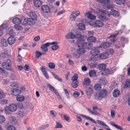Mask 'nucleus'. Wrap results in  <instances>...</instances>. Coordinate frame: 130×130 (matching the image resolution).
Returning a JSON list of instances; mask_svg holds the SVG:
<instances>
[{
  "label": "nucleus",
  "mask_w": 130,
  "mask_h": 130,
  "mask_svg": "<svg viewBox=\"0 0 130 130\" xmlns=\"http://www.w3.org/2000/svg\"><path fill=\"white\" fill-rule=\"evenodd\" d=\"M100 13L98 15L99 18L104 22L108 21L111 14L109 12L106 10H101Z\"/></svg>",
  "instance_id": "f257e3e1"
},
{
  "label": "nucleus",
  "mask_w": 130,
  "mask_h": 130,
  "mask_svg": "<svg viewBox=\"0 0 130 130\" xmlns=\"http://www.w3.org/2000/svg\"><path fill=\"white\" fill-rule=\"evenodd\" d=\"M107 93L106 90H102L100 92H98L94 94V98L96 100H101L107 95Z\"/></svg>",
  "instance_id": "f03ea898"
},
{
  "label": "nucleus",
  "mask_w": 130,
  "mask_h": 130,
  "mask_svg": "<svg viewBox=\"0 0 130 130\" xmlns=\"http://www.w3.org/2000/svg\"><path fill=\"white\" fill-rule=\"evenodd\" d=\"M12 65L11 60L9 59H6L5 62L2 64V67L5 69L10 70L11 69V66Z\"/></svg>",
  "instance_id": "7ed1b4c3"
},
{
  "label": "nucleus",
  "mask_w": 130,
  "mask_h": 130,
  "mask_svg": "<svg viewBox=\"0 0 130 130\" xmlns=\"http://www.w3.org/2000/svg\"><path fill=\"white\" fill-rule=\"evenodd\" d=\"M122 27L123 28V30H120L119 31H118L117 33L115 34H112V35H111L109 37V38H115L116 37V36L119 33V34L121 35L122 33L123 32V31L126 34H127L128 33V32H126V28H125V25H123L122 26Z\"/></svg>",
  "instance_id": "20e7f679"
},
{
  "label": "nucleus",
  "mask_w": 130,
  "mask_h": 130,
  "mask_svg": "<svg viewBox=\"0 0 130 130\" xmlns=\"http://www.w3.org/2000/svg\"><path fill=\"white\" fill-rule=\"evenodd\" d=\"M77 35L76 36V38L77 39V41L78 44H83L85 40H84L83 35L80 34H77Z\"/></svg>",
  "instance_id": "39448f33"
},
{
  "label": "nucleus",
  "mask_w": 130,
  "mask_h": 130,
  "mask_svg": "<svg viewBox=\"0 0 130 130\" xmlns=\"http://www.w3.org/2000/svg\"><path fill=\"white\" fill-rule=\"evenodd\" d=\"M21 93V90L17 88H13L11 89V93L14 96H17Z\"/></svg>",
  "instance_id": "423d86ee"
},
{
  "label": "nucleus",
  "mask_w": 130,
  "mask_h": 130,
  "mask_svg": "<svg viewBox=\"0 0 130 130\" xmlns=\"http://www.w3.org/2000/svg\"><path fill=\"white\" fill-rule=\"evenodd\" d=\"M100 51L97 48H93L91 51V53L92 55L98 56L100 53Z\"/></svg>",
  "instance_id": "0eeeda50"
},
{
  "label": "nucleus",
  "mask_w": 130,
  "mask_h": 130,
  "mask_svg": "<svg viewBox=\"0 0 130 130\" xmlns=\"http://www.w3.org/2000/svg\"><path fill=\"white\" fill-rule=\"evenodd\" d=\"M96 121L99 125L105 127L106 129L107 130H112L109 128V127L103 121L98 120H97Z\"/></svg>",
  "instance_id": "6e6552de"
},
{
  "label": "nucleus",
  "mask_w": 130,
  "mask_h": 130,
  "mask_svg": "<svg viewBox=\"0 0 130 130\" xmlns=\"http://www.w3.org/2000/svg\"><path fill=\"white\" fill-rule=\"evenodd\" d=\"M87 95L91 96L93 92V89L91 86H89L87 88L85 91Z\"/></svg>",
  "instance_id": "1a4fd4ad"
},
{
  "label": "nucleus",
  "mask_w": 130,
  "mask_h": 130,
  "mask_svg": "<svg viewBox=\"0 0 130 130\" xmlns=\"http://www.w3.org/2000/svg\"><path fill=\"white\" fill-rule=\"evenodd\" d=\"M83 47L85 49H90L92 47V44L89 42H86L82 45Z\"/></svg>",
  "instance_id": "9d476101"
},
{
  "label": "nucleus",
  "mask_w": 130,
  "mask_h": 130,
  "mask_svg": "<svg viewBox=\"0 0 130 130\" xmlns=\"http://www.w3.org/2000/svg\"><path fill=\"white\" fill-rule=\"evenodd\" d=\"M78 48H77L76 51L78 54H83L85 53V50L82 47L78 45Z\"/></svg>",
  "instance_id": "9b49d317"
},
{
  "label": "nucleus",
  "mask_w": 130,
  "mask_h": 130,
  "mask_svg": "<svg viewBox=\"0 0 130 130\" xmlns=\"http://www.w3.org/2000/svg\"><path fill=\"white\" fill-rule=\"evenodd\" d=\"M120 94V90L117 89H115L112 92V96L115 98L119 97Z\"/></svg>",
  "instance_id": "f8f14e48"
},
{
  "label": "nucleus",
  "mask_w": 130,
  "mask_h": 130,
  "mask_svg": "<svg viewBox=\"0 0 130 130\" xmlns=\"http://www.w3.org/2000/svg\"><path fill=\"white\" fill-rule=\"evenodd\" d=\"M108 54L106 52L101 53L99 55L100 58L102 59H104L108 57Z\"/></svg>",
  "instance_id": "ddd939ff"
},
{
  "label": "nucleus",
  "mask_w": 130,
  "mask_h": 130,
  "mask_svg": "<svg viewBox=\"0 0 130 130\" xmlns=\"http://www.w3.org/2000/svg\"><path fill=\"white\" fill-rule=\"evenodd\" d=\"M91 83L90 79L88 78L84 79V82H83V84L84 86L86 87L88 86Z\"/></svg>",
  "instance_id": "4468645a"
},
{
  "label": "nucleus",
  "mask_w": 130,
  "mask_h": 130,
  "mask_svg": "<svg viewBox=\"0 0 130 130\" xmlns=\"http://www.w3.org/2000/svg\"><path fill=\"white\" fill-rule=\"evenodd\" d=\"M42 10L44 12L48 13L50 11V8L47 5L42 6L41 7Z\"/></svg>",
  "instance_id": "2eb2a0df"
},
{
  "label": "nucleus",
  "mask_w": 130,
  "mask_h": 130,
  "mask_svg": "<svg viewBox=\"0 0 130 130\" xmlns=\"http://www.w3.org/2000/svg\"><path fill=\"white\" fill-rule=\"evenodd\" d=\"M34 6L37 8L40 7L42 4V2L40 0H35L33 2Z\"/></svg>",
  "instance_id": "dca6fc26"
},
{
  "label": "nucleus",
  "mask_w": 130,
  "mask_h": 130,
  "mask_svg": "<svg viewBox=\"0 0 130 130\" xmlns=\"http://www.w3.org/2000/svg\"><path fill=\"white\" fill-rule=\"evenodd\" d=\"M88 18L94 20L96 19V16L91 13V12H88L86 13Z\"/></svg>",
  "instance_id": "f3484780"
},
{
  "label": "nucleus",
  "mask_w": 130,
  "mask_h": 130,
  "mask_svg": "<svg viewBox=\"0 0 130 130\" xmlns=\"http://www.w3.org/2000/svg\"><path fill=\"white\" fill-rule=\"evenodd\" d=\"M7 40L9 44L12 45L15 42V39L13 37L11 36L8 38Z\"/></svg>",
  "instance_id": "a211bd4d"
},
{
  "label": "nucleus",
  "mask_w": 130,
  "mask_h": 130,
  "mask_svg": "<svg viewBox=\"0 0 130 130\" xmlns=\"http://www.w3.org/2000/svg\"><path fill=\"white\" fill-rule=\"evenodd\" d=\"M9 110L10 111L12 112L15 111L17 109V107L15 105L13 104H10L9 106Z\"/></svg>",
  "instance_id": "6ab92c4d"
},
{
  "label": "nucleus",
  "mask_w": 130,
  "mask_h": 130,
  "mask_svg": "<svg viewBox=\"0 0 130 130\" xmlns=\"http://www.w3.org/2000/svg\"><path fill=\"white\" fill-rule=\"evenodd\" d=\"M95 26L98 27H101L104 25L103 23L101 21L99 20H97L95 22Z\"/></svg>",
  "instance_id": "aec40b11"
},
{
  "label": "nucleus",
  "mask_w": 130,
  "mask_h": 130,
  "mask_svg": "<svg viewBox=\"0 0 130 130\" xmlns=\"http://www.w3.org/2000/svg\"><path fill=\"white\" fill-rule=\"evenodd\" d=\"M9 120L13 124H15L17 123V119L14 116H10L9 118Z\"/></svg>",
  "instance_id": "412c9836"
},
{
  "label": "nucleus",
  "mask_w": 130,
  "mask_h": 130,
  "mask_svg": "<svg viewBox=\"0 0 130 130\" xmlns=\"http://www.w3.org/2000/svg\"><path fill=\"white\" fill-rule=\"evenodd\" d=\"M96 72L94 70H92L89 71L88 74L90 77H96L97 76L96 75Z\"/></svg>",
  "instance_id": "4be33fe9"
},
{
  "label": "nucleus",
  "mask_w": 130,
  "mask_h": 130,
  "mask_svg": "<svg viewBox=\"0 0 130 130\" xmlns=\"http://www.w3.org/2000/svg\"><path fill=\"white\" fill-rule=\"evenodd\" d=\"M87 39L88 41L91 42H95L96 41V37L92 36H89L87 38Z\"/></svg>",
  "instance_id": "5701e85b"
},
{
  "label": "nucleus",
  "mask_w": 130,
  "mask_h": 130,
  "mask_svg": "<svg viewBox=\"0 0 130 130\" xmlns=\"http://www.w3.org/2000/svg\"><path fill=\"white\" fill-rule=\"evenodd\" d=\"M34 19L29 18L27 19V23L29 25H32L35 24V22Z\"/></svg>",
  "instance_id": "b1692460"
},
{
  "label": "nucleus",
  "mask_w": 130,
  "mask_h": 130,
  "mask_svg": "<svg viewBox=\"0 0 130 130\" xmlns=\"http://www.w3.org/2000/svg\"><path fill=\"white\" fill-rule=\"evenodd\" d=\"M110 13L111 15L116 17H118L119 15V13L118 11L113 10H111Z\"/></svg>",
  "instance_id": "393cba45"
},
{
  "label": "nucleus",
  "mask_w": 130,
  "mask_h": 130,
  "mask_svg": "<svg viewBox=\"0 0 130 130\" xmlns=\"http://www.w3.org/2000/svg\"><path fill=\"white\" fill-rule=\"evenodd\" d=\"M66 37L67 39H73L75 37V36L72 33L70 32L66 35Z\"/></svg>",
  "instance_id": "a878e982"
},
{
  "label": "nucleus",
  "mask_w": 130,
  "mask_h": 130,
  "mask_svg": "<svg viewBox=\"0 0 130 130\" xmlns=\"http://www.w3.org/2000/svg\"><path fill=\"white\" fill-rule=\"evenodd\" d=\"M28 14L31 18L34 19L36 18V15L34 12L31 11L28 13Z\"/></svg>",
  "instance_id": "bb28decb"
},
{
  "label": "nucleus",
  "mask_w": 130,
  "mask_h": 130,
  "mask_svg": "<svg viewBox=\"0 0 130 130\" xmlns=\"http://www.w3.org/2000/svg\"><path fill=\"white\" fill-rule=\"evenodd\" d=\"M98 67L99 69L101 70V71L102 72L106 68V65L104 63H101L99 64Z\"/></svg>",
  "instance_id": "cd10ccee"
},
{
  "label": "nucleus",
  "mask_w": 130,
  "mask_h": 130,
  "mask_svg": "<svg viewBox=\"0 0 130 130\" xmlns=\"http://www.w3.org/2000/svg\"><path fill=\"white\" fill-rule=\"evenodd\" d=\"M13 22L15 25L20 24L21 23L20 19L18 18H15L12 20Z\"/></svg>",
  "instance_id": "c85d7f7f"
},
{
  "label": "nucleus",
  "mask_w": 130,
  "mask_h": 130,
  "mask_svg": "<svg viewBox=\"0 0 130 130\" xmlns=\"http://www.w3.org/2000/svg\"><path fill=\"white\" fill-rule=\"evenodd\" d=\"M110 73V70L108 69L105 68L102 72L101 74L105 75L107 74H109Z\"/></svg>",
  "instance_id": "c756f323"
},
{
  "label": "nucleus",
  "mask_w": 130,
  "mask_h": 130,
  "mask_svg": "<svg viewBox=\"0 0 130 130\" xmlns=\"http://www.w3.org/2000/svg\"><path fill=\"white\" fill-rule=\"evenodd\" d=\"M77 26L80 29L82 30H84L85 28V25L83 23H79L77 24Z\"/></svg>",
  "instance_id": "7c9ffc66"
},
{
  "label": "nucleus",
  "mask_w": 130,
  "mask_h": 130,
  "mask_svg": "<svg viewBox=\"0 0 130 130\" xmlns=\"http://www.w3.org/2000/svg\"><path fill=\"white\" fill-rule=\"evenodd\" d=\"M21 23L23 25H25L27 23V19H25L23 16L20 17Z\"/></svg>",
  "instance_id": "2f4dec72"
},
{
  "label": "nucleus",
  "mask_w": 130,
  "mask_h": 130,
  "mask_svg": "<svg viewBox=\"0 0 130 130\" xmlns=\"http://www.w3.org/2000/svg\"><path fill=\"white\" fill-rule=\"evenodd\" d=\"M110 123L111 125L115 127L117 129H119L120 130H123V129L120 126L118 125L117 124H115V123H114L113 122H110Z\"/></svg>",
  "instance_id": "473e14b6"
},
{
  "label": "nucleus",
  "mask_w": 130,
  "mask_h": 130,
  "mask_svg": "<svg viewBox=\"0 0 130 130\" xmlns=\"http://www.w3.org/2000/svg\"><path fill=\"white\" fill-rule=\"evenodd\" d=\"M110 45V44L109 42H105L101 44L102 47L104 48L109 47Z\"/></svg>",
  "instance_id": "72a5a7b5"
},
{
  "label": "nucleus",
  "mask_w": 130,
  "mask_h": 130,
  "mask_svg": "<svg viewBox=\"0 0 130 130\" xmlns=\"http://www.w3.org/2000/svg\"><path fill=\"white\" fill-rule=\"evenodd\" d=\"M2 45L4 47H6L8 45V42L5 39H2L1 40Z\"/></svg>",
  "instance_id": "f704fd0d"
},
{
  "label": "nucleus",
  "mask_w": 130,
  "mask_h": 130,
  "mask_svg": "<svg viewBox=\"0 0 130 130\" xmlns=\"http://www.w3.org/2000/svg\"><path fill=\"white\" fill-rule=\"evenodd\" d=\"M25 99L24 96L22 95H17L16 97V99L18 101L22 102Z\"/></svg>",
  "instance_id": "c9c22d12"
},
{
  "label": "nucleus",
  "mask_w": 130,
  "mask_h": 130,
  "mask_svg": "<svg viewBox=\"0 0 130 130\" xmlns=\"http://www.w3.org/2000/svg\"><path fill=\"white\" fill-rule=\"evenodd\" d=\"M82 116L83 117H84V118H85L89 120V121H90L91 122H92V123L95 124L97 123L95 121L94 119L89 117L88 116H86V115H82Z\"/></svg>",
  "instance_id": "e433bc0d"
},
{
  "label": "nucleus",
  "mask_w": 130,
  "mask_h": 130,
  "mask_svg": "<svg viewBox=\"0 0 130 130\" xmlns=\"http://www.w3.org/2000/svg\"><path fill=\"white\" fill-rule=\"evenodd\" d=\"M60 116L62 118H63L65 120L68 121L70 119L69 116L66 114H60Z\"/></svg>",
  "instance_id": "4c0bfd02"
},
{
  "label": "nucleus",
  "mask_w": 130,
  "mask_h": 130,
  "mask_svg": "<svg viewBox=\"0 0 130 130\" xmlns=\"http://www.w3.org/2000/svg\"><path fill=\"white\" fill-rule=\"evenodd\" d=\"M99 82L102 85H104L106 83L105 80L104 78L103 77H101L100 78Z\"/></svg>",
  "instance_id": "58836bf2"
},
{
  "label": "nucleus",
  "mask_w": 130,
  "mask_h": 130,
  "mask_svg": "<svg viewBox=\"0 0 130 130\" xmlns=\"http://www.w3.org/2000/svg\"><path fill=\"white\" fill-rule=\"evenodd\" d=\"M78 81H73L72 83L71 84V86L73 88H76L78 86Z\"/></svg>",
  "instance_id": "ea45409f"
},
{
  "label": "nucleus",
  "mask_w": 130,
  "mask_h": 130,
  "mask_svg": "<svg viewBox=\"0 0 130 130\" xmlns=\"http://www.w3.org/2000/svg\"><path fill=\"white\" fill-rule=\"evenodd\" d=\"M94 89L97 91H99L101 88V86L100 84H96L94 86Z\"/></svg>",
  "instance_id": "a19ab883"
},
{
  "label": "nucleus",
  "mask_w": 130,
  "mask_h": 130,
  "mask_svg": "<svg viewBox=\"0 0 130 130\" xmlns=\"http://www.w3.org/2000/svg\"><path fill=\"white\" fill-rule=\"evenodd\" d=\"M115 1L117 4L120 5H123L125 3L124 0H116Z\"/></svg>",
  "instance_id": "79ce46f5"
},
{
  "label": "nucleus",
  "mask_w": 130,
  "mask_h": 130,
  "mask_svg": "<svg viewBox=\"0 0 130 130\" xmlns=\"http://www.w3.org/2000/svg\"><path fill=\"white\" fill-rule=\"evenodd\" d=\"M7 130H16L15 126L12 125H8L7 126Z\"/></svg>",
  "instance_id": "37998d69"
},
{
  "label": "nucleus",
  "mask_w": 130,
  "mask_h": 130,
  "mask_svg": "<svg viewBox=\"0 0 130 130\" xmlns=\"http://www.w3.org/2000/svg\"><path fill=\"white\" fill-rule=\"evenodd\" d=\"M35 54L36 58H38L39 57L41 56L42 54V53L38 51H36Z\"/></svg>",
  "instance_id": "c03bdc74"
},
{
  "label": "nucleus",
  "mask_w": 130,
  "mask_h": 130,
  "mask_svg": "<svg viewBox=\"0 0 130 130\" xmlns=\"http://www.w3.org/2000/svg\"><path fill=\"white\" fill-rule=\"evenodd\" d=\"M117 85V83L115 82H112L110 87V90H112L113 89L115 88L116 87Z\"/></svg>",
  "instance_id": "a18cd8bd"
},
{
  "label": "nucleus",
  "mask_w": 130,
  "mask_h": 130,
  "mask_svg": "<svg viewBox=\"0 0 130 130\" xmlns=\"http://www.w3.org/2000/svg\"><path fill=\"white\" fill-rule=\"evenodd\" d=\"M57 43L56 42H53L52 43L50 42H47L45 44H44V45L46 46V47H47L49 46L50 45H54L55 44H57Z\"/></svg>",
  "instance_id": "49530a36"
},
{
  "label": "nucleus",
  "mask_w": 130,
  "mask_h": 130,
  "mask_svg": "<svg viewBox=\"0 0 130 130\" xmlns=\"http://www.w3.org/2000/svg\"><path fill=\"white\" fill-rule=\"evenodd\" d=\"M47 85L48 87L50 90L52 91L53 92L54 91H54H55L56 89L54 87L49 84H47Z\"/></svg>",
  "instance_id": "de8ad7c7"
},
{
  "label": "nucleus",
  "mask_w": 130,
  "mask_h": 130,
  "mask_svg": "<svg viewBox=\"0 0 130 130\" xmlns=\"http://www.w3.org/2000/svg\"><path fill=\"white\" fill-rule=\"evenodd\" d=\"M78 78V75L77 74H75L72 77L71 80L72 81H78L77 79Z\"/></svg>",
  "instance_id": "09e8293b"
},
{
  "label": "nucleus",
  "mask_w": 130,
  "mask_h": 130,
  "mask_svg": "<svg viewBox=\"0 0 130 130\" xmlns=\"http://www.w3.org/2000/svg\"><path fill=\"white\" fill-rule=\"evenodd\" d=\"M107 53L108 54L111 55L115 53V51L113 49L111 48H109L107 49Z\"/></svg>",
  "instance_id": "8fccbe9b"
},
{
  "label": "nucleus",
  "mask_w": 130,
  "mask_h": 130,
  "mask_svg": "<svg viewBox=\"0 0 130 130\" xmlns=\"http://www.w3.org/2000/svg\"><path fill=\"white\" fill-rule=\"evenodd\" d=\"M0 57L4 59L8 57L7 54L5 53L2 52L0 53Z\"/></svg>",
  "instance_id": "3c124183"
},
{
  "label": "nucleus",
  "mask_w": 130,
  "mask_h": 130,
  "mask_svg": "<svg viewBox=\"0 0 130 130\" xmlns=\"http://www.w3.org/2000/svg\"><path fill=\"white\" fill-rule=\"evenodd\" d=\"M48 66L50 69H54L55 68V65L52 62H50L48 64Z\"/></svg>",
  "instance_id": "603ef678"
},
{
  "label": "nucleus",
  "mask_w": 130,
  "mask_h": 130,
  "mask_svg": "<svg viewBox=\"0 0 130 130\" xmlns=\"http://www.w3.org/2000/svg\"><path fill=\"white\" fill-rule=\"evenodd\" d=\"M52 74L53 76L55 79H57L58 80L60 81H62V80L61 78L57 76V75L55 74L54 73L52 72Z\"/></svg>",
  "instance_id": "864d4df0"
},
{
  "label": "nucleus",
  "mask_w": 130,
  "mask_h": 130,
  "mask_svg": "<svg viewBox=\"0 0 130 130\" xmlns=\"http://www.w3.org/2000/svg\"><path fill=\"white\" fill-rule=\"evenodd\" d=\"M5 121V118L4 116L3 115H0V123L2 124L4 123Z\"/></svg>",
  "instance_id": "5fc2aeb1"
},
{
  "label": "nucleus",
  "mask_w": 130,
  "mask_h": 130,
  "mask_svg": "<svg viewBox=\"0 0 130 130\" xmlns=\"http://www.w3.org/2000/svg\"><path fill=\"white\" fill-rule=\"evenodd\" d=\"M62 127V125L60 122H56V125L55 127V128H61Z\"/></svg>",
  "instance_id": "6e6d98bb"
},
{
  "label": "nucleus",
  "mask_w": 130,
  "mask_h": 130,
  "mask_svg": "<svg viewBox=\"0 0 130 130\" xmlns=\"http://www.w3.org/2000/svg\"><path fill=\"white\" fill-rule=\"evenodd\" d=\"M40 48L43 51L45 52H47L48 51V48L47 47L44 46V45H41Z\"/></svg>",
  "instance_id": "4d7b16f0"
},
{
  "label": "nucleus",
  "mask_w": 130,
  "mask_h": 130,
  "mask_svg": "<svg viewBox=\"0 0 130 130\" xmlns=\"http://www.w3.org/2000/svg\"><path fill=\"white\" fill-rule=\"evenodd\" d=\"M11 86L13 88H17L18 87V85L17 82H14L12 83Z\"/></svg>",
  "instance_id": "13d9d810"
},
{
  "label": "nucleus",
  "mask_w": 130,
  "mask_h": 130,
  "mask_svg": "<svg viewBox=\"0 0 130 130\" xmlns=\"http://www.w3.org/2000/svg\"><path fill=\"white\" fill-rule=\"evenodd\" d=\"M125 86L126 87H130V81L126 80L125 83Z\"/></svg>",
  "instance_id": "bf43d9fd"
},
{
  "label": "nucleus",
  "mask_w": 130,
  "mask_h": 130,
  "mask_svg": "<svg viewBox=\"0 0 130 130\" xmlns=\"http://www.w3.org/2000/svg\"><path fill=\"white\" fill-rule=\"evenodd\" d=\"M4 111L6 114L8 113L9 111H10L9 110V108H8V107L7 106H5L4 109Z\"/></svg>",
  "instance_id": "052dcab7"
},
{
  "label": "nucleus",
  "mask_w": 130,
  "mask_h": 130,
  "mask_svg": "<svg viewBox=\"0 0 130 130\" xmlns=\"http://www.w3.org/2000/svg\"><path fill=\"white\" fill-rule=\"evenodd\" d=\"M72 13L75 17L77 16L80 14V12L79 11H73L72 12Z\"/></svg>",
  "instance_id": "680f3d73"
},
{
  "label": "nucleus",
  "mask_w": 130,
  "mask_h": 130,
  "mask_svg": "<svg viewBox=\"0 0 130 130\" xmlns=\"http://www.w3.org/2000/svg\"><path fill=\"white\" fill-rule=\"evenodd\" d=\"M9 35L11 36H13L14 35V32L13 30L11 29V28L10 29H9Z\"/></svg>",
  "instance_id": "e2e57ef3"
},
{
  "label": "nucleus",
  "mask_w": 130,
  "mask_h": 130,
  "mask_svg": "<svg viewBox=\"0 0 130 130\" xmlns=\"http://www.w3.org/2000/svg\"><path fill=\"white\" fill-rule=\"evenodd\" d=\"M69 17L70 20L72 21H74L76 19L75 17L73 14H72V13L70 15Z\"/></svg>",
  "instance_id": "0e129e2a"
},
{
  "label": "nucleus",
  "mask_w": 130,
  "mask_h": 130,
  "mask_svg": "<svg viewBox=\"0 0 130 130\" xmlns=\"http://www.w3.org/2000/svg\"><path fill=\"white\" fill-rule=\"evenodd\" d=\"M56 44H55L54 45L52 46L51 48L53 50H56L58 48V46Z\"/></svg>",
  "instance_id": "69168bd1"
},
{
  "label": "nucleus",
  "mask_w": 130,
  "mask_h": 130,
  "mask_svg": "<svg viewBox=\"0 0 130 130\" xmlns=\"http://www.w3.org/2000/svg\"><path fill=\"white\" fill-rule=\"evenodd\" d=\"M1 103L3 104H6L8 103V100L6 99H3L1 101Z\"/></svg>",
  "instance_id": "338daca9"
},
{
  "label": "nucleus",
  "mask_w": 130,
  "mask_h": 130,
  "mask_svg": "<svg viewBox=\"0 0 130 130\" xmlns=\"http://www.w3.org/2000/svg\"><path fill=\"white\" fill-rule=\"evenodd\" d=\"M17 106L20 109H21L23 107V105L21 102L18 103L16 104Z\"/></svg>",
  "instance_id": "774afa93"
}]
</instances>
